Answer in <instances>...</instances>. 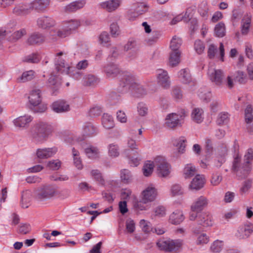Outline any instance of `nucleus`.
I'll list each match as a JSON object with an SVG mask.
<instances>
[{
	"label": "nucleus",
	"instance_id": "13d9d810",
	"mask_svg": "<svg viewBox=\"0 0 253 253\" xmlns=\"http://www.w3.org/2000/svg\"><path fill=\"white\" fill-rule=\"evenodd\" d=\"M41 59L40 55L38 53H33L25 57L24 61L28 63H37Z\"/></svg>",
	"mask_w": 253,
	"mask_h": 253
},
{
	"label": "nucleus",
	"instance_id": "ea45409f",
	"mask_svg": "<svg viewBox=\"0 0 253 253\" xmlns=\"http://www.w3.org/2000/svg\"><path fill=\"white\" fill-rule=\"evenodd\" d=\"M32 199L31 192L27 190L22 194L21 197V205L23 208H27L30 205V202Z\"/></svg>",
	"mask_w": 253,
	"mask_h": 253
},
{
	"label": "nucleus",
	"instance_id": "7ed1b4c3",
	"mask_svg": "<svg viewBox=\"0 0 253 253\" xmlns=\"http://www.w3.org/2000/svg\"><path fill=\"white\" fill-rule=\"evenodd\" d=\"M182 245L180 240H173L169 238H162L157 242L158 248L166 252H171L177 251Z\"/></svg>",
	"mask_w": 253,
	"mask_h": 253
},
{
	"label": "nucleus",
	"instance_id": "9d476101",
	"mask_svg": "<svg viewBox=\"0 0 253 253\" xmlns=\"http://www.w3.org/2000/svg\"><path fill=\"white\" fill-rule=\"evenodd\" d=\"M244 163H242L241 157L238 153H235L233 156L232 162V170L235 172L243 173L244 177L246 176L248 172H246L245 168H244Z\"/></svg>",
	"mask_w": 253,
	"mask_h": 253
},
{
	"label": "nucleus",
	"instance_id": "69168bd1",
	"mask_svg": "<svg viewBox=\"0 0 253 253\" xmlns=\"http://www.w3.org/2000/svg\"><path fill=\"white\" fill-rule=\"evenodd\" d=\"M252 185V179H248L245 180L243 184L242 187L240 188V193L242 194L246 193L251 188Z\"/></svg>",
	"mask_w": 253,
	"mask_h": 253
},
{
	"label": "nucleus",
	"instance_id": "9b49d317",
	"mask_svg": "<svg viewBox=\"0 0 253 253\" xmlns=\"http://www.w3.org/2000/svg\"><path fill=\"white\" fill-rule=\"evenodd\" d=\"M55 24V21L50 16H42L39 17L37 20L38 27L44 30L53 27Z\"/></svg>",
	"mask_w": 253,
	"mask_h": 253
},
{
	"label": "nucleus",
	"instance_id": "ddd939ff",
	"mask_svg": "<svg viewBox=\"0 0 253 253\" xmlns=\"http://www.w3.org/2000/svg\"><path fill=\"white\" fill-rule=\"evenodd\" d=\"M157 79L158 84L165 88H167L170 85L169 77L167 71L159 69L157 70Z\"/></svg>",
	"mask_w": 253,
	"mask_h": 253
},
{
	"label": "nucleus",
	"instance_id": "052dcab7",
	"mask_svg": "<svg viewBox=\"0 0 253 253\" xmlns=\"http://www.w3.org/2000/svg\"><path fill=\"white\" fill-rule=\"evenodd\" d=\"M99 41L103 45L108 46L110 45V36L107 32H102L99 37Z\"/></svg>",
	"mask_w": 253,
	"mask_h": 253
},
{
	"label": "nucleus",
	"instance_id": "aec40b11",
	"mask_svg": "<svg viewBox=\"0 0 253 253\" xmlns=\"http://www.w3.org/2000/svg\"><path fill=\"white\" fill-rule=\"evenodd\" d=\"M52 110L57 113H64L70 110L69 105L63 100L54 102L51 105Z\"/></svg>",
	"mask_w": 253,
	"mask_h": 253
},
{
	"label": "nucleus",
	"instance_id": "f704fd0d",
	"mask_svg": "<svg viewBox=\"0 0 253 253\" xmlns=\"http://www.w3.org/2000/svg\"><path fill=\"white\" fill-rule=\"evenodd\" d=\"M83 129L84 135L86 136H92L97 133V128L90 123L85 124Z\"/></svg>",
	"mask_w": 253,
	"mask_h": 253
},
{
	"label": "nucleus",
	"instance_id": "4c0bfd02",
	"mask_svg": "<svg viewBox=\"0 0 253 253\" xmlns=\"http://www.w3.org/2000/svg\"><path fill=\"white\" fill-rule=\"evenodd\" d=\"M102 124L103 126L106 129H110L114 127V123L112 117L104 113L102 118Z\"/></svg>",
	"mask_w": 253,
	"mask_h": 253
},
{
	"label": "nucleus",
	"instance_id": "0e129e2a",
	"mask_svg": "<svg viewBox=\"0 0 253 253\" xmlns=\"http://www.w3.org/2000/svg\"><path fill=\"white\" fill-rule=\"evenodd\" d=\"M110 32L111 35L114 37H117L120 34L119 27L117 22H113L110 25Z\"/></svg>",
	"mask_w": 253,
	"mask_h": 253
},
{
	"label": "nucleus",
	"instance_id": "58836bf2",
	"mask_svg": "<svg viewBox=\"0 0 253 253\" xmlns=\"http://www.w3.org/2000/svg\"><path fill=\"white\" fill-rule=\"evenodd\" d=\"M81 25V21L79 19H71L65 23V27L72 33L77 30Z\"/></svg>",
	"mask_w": 253,
	"mask_h": 253
},
{
	"label": "nucleus",
	"instance_id": "37998d69",
	"mask_svg": "<svg viewBox=\"0 0 253 253\" xmlns=\"http://www.w3.org/2000/svg\"><path fill=\"white\" fill-rule=\"evenodd\" d=\"M91 175L98 182V183L102 186L105 185V181L100 171L98 169H93L90 172Z\"/></svg>",
	"mask_w": 253,
	"mask_h": 253
},
{
	"label": "nucleus",
	"instance_id": "39448f33",
	"mask_svg": "<svg viewBox=\"0 0 253 253\" xmlns=\"http://www.w3.org/2000/svg\"><path fill=\"white\" fill-rule=\"evenodd\" d=\"M29 101L31 105L33 106H38L36 109L37 112L42 113L45 111L47 109L46 105L41 104L42 97L41 91L38 88H33L30 92L29 96Z\"/></svg>",
	"mask_w": 253,
	"mask_h": 253
},
{
	"label": "nucleus",
	"instance_id": "864d4df0",
	"mask_svg": "<svg viewBox=\"0 0 253 253\" xmlns=\"http://www.w3.org/2000/svg\"><path fill=\"white\" fill-rule=\"evenodd\" d=\"M34 77V72L30 70L23 73L21 76L18 78V81L20 82H26L32 80Z\"/></svg>",
	"mask_w": 253,
	"mask_h": 253
},
{
	"label": "nucleus",
	"instance_id": "bb28decb",
	"mask_svg": "<svg viewBox=\"0 0 253 253\" xmlns=\"http://www.w3.org/2000/svg\"><path fill=\"white\" fill-rule=\"evenodd\" d=\"M84 153L88 158L94 160L99 158L100 151L97 147L89 145L84 148Z\"/></svg>",
	"mask_w": 253,
	"mask_h": 253
},
{
	"label": "nucleus",
	"instance_id": "f03ea898",
	"mask_svg": "<svg viewBox=\"0 0 253 253\" xmlns=\"http://www.w3.org/2000/svg\"><path fill=\"white\" fill-rule=\"evenodd\" d=\"M52 132L51 126L43 122L35 123L31 128L30 136L36 143H42L45 141Z\"/></svg>",
	"mask_w": 253,
	"mask_h": 253
},
{
	"label": "nucleus",
	"instance_id": "412c9836",
	"mask_svg": "<svg viewBox=\"0 0 253 253\" xmlns=\"http://www.w3.org/2000/svg\"><path fill=\"white\" fill-rule=\"evenodd\" d=\"M57 151L56 147L38 149L36 154L39 159H47L53 156Z\"/></svg>",
	"mask_w": 253,
	"mask_h": 253
},
{
	"label": "nucleus",
	"instance_id": "f8f14e48",
	"mask_svg": "<svg viewBox=\"0 0 253 253\" xmlns=\"http://www.w3.org/2000/svg\"><path fill=\"white\" fill-rule=\"evenodd\" d=\"M31 3H20L13 9V13L18 16H26L32 10Z\"/></svg>",
	"mask_w": 253,
	"mask_h": 253
},
{
	"label": "nucleus",
	"instance_id": "79ce46f5",
	"mask_svg": "<svg viewBox=\"0 0 253 253\" xmlns=\"http://www.w3.org/2000/svg\"><path fill=\"white\" fill-rule=\"evenodd\" d=\"M196 173V168L192 164H187L183 170V173L185 178H189L193 176Z\"/></svg>",
	"mask_w": 253,
	"mask_h": 253
},
{
	"label": "nucleus",
	"instance_id": "6ab92c4d",
	"mask_svg": "<svg viewBox=\"0 0 253 253\" xmlns=\"http://www.w3.org/2000/svg\"><path fill=\"white\" fill-rule=\"evenodd\" d=\"M142 195V203L146 204L152 202L156 198L157 195L156 190L154 187H148L143 190Z\"/></svg>",
	"mask_w": 253,
	"mask_h": 253
},
{
	"label": "nucleus",
	"instance_id": "8fccbe9b",
	"mask_svg": "<svg viewBox=\"0 0 253 253\" xmlns=\"http://www.w3.org/2000/svg\"><path fill=\"white\" fill-rule=\"evenodd\" d=\"M225 26L223 22H219L216 25L214 28V34L219 38H222L225 35Z\"/></svg>",
	"mask_w": 253,
	"mask_h": 253
},
{
	"label": "nucleus",
	"instance_id": "680f3d73",
	"mask_svg": "<svg viewBox=\"0 0 253 253\" xmlns=\"http://www.w3.org/2000/svg\"><path fill=\"white\" fill-rule=\"evenodd\" d=\"M171 193L173 196L183 194V190L181 186L177 184H173L170 189Z\"/></svg>",
	"mask_w": 253,
	"mask_h": 253
},
{
	"label": "nucleus",
	"instance_id": "de8ad7c7",
	"mask_svg": "<svg viewBox=\"0 0 253 253\" xmlns=\"http://www.w3.org/2000/svg\"><path fill=\"white\" fill-rule=\"evenodd\" d=\"M108 155L113 158H116L119 156V147L116 143H111L108 146Z\"/></svg>",
	"mask_w": 253,
	"mask_h": 253
},
{
	"label": "nucleus",
	"instance_id": "e2e57ef3",
	"mask_svg": "<svg viewBox=\"0 0 253 253\" xmlns=\"http://www.w3.org/2000/svg\"><path fill=\"white\" fill-rule=\"evenodd\" d=\"M31 230V226L28 223H21L18 226V233L22 234H26Z\"/></svg>",
	"mask_w": 253,
	"mask_h": 253
},
{
	"label": "nucleus",
	"instance_id": "338daca9",
	"mask_svg": "<svg viewBox=\"0 0 253 253\" xmlns=\"http://www.w3.org/2000/svg\"><path fill=\"white\" fill-rule=\"evenodd\" d=\"M198 95L201 100L206 103L210 101L211 97V93L208 91H199Z\"/></svg>",
	"mask_w": 253,
	"mask_h": 253
},
{
	"label": "nucleus",
	"instance_id": "bf43d9fd",
	"mask_svg": "<svg viewBox=\"0 0 253 253\" xmlns=\"http://www.w3.org/2000/svg\"><path fill=\"white\" fill-rule=\"evenodd\" d=\"M228 121V114L227 113L222 112L219 114L216 122L218 125H221L227 123Z\"/></svg>",
	"mask_w": 253,
	"mask_h": 253
},
{
	"label": "nucleus",
	"instance_id": "f257e3e1",
	"mask_svg": "<svg viewBox=\"0 0 253 253\" xmlns=\"http://www.w3.org/2000/svg\"><path fill=\"white\" fill-rule=\"evenodd\" d=\"M121 85L124 87V91L129 90L136 97H142L147 93L146 89L140 84L137 78L130 74L124 75Z\"/></svg>",
	"mask_w": 253,
	"mask_h": 253
},
{
	"label": "nucleus",
	"instance_id": "5701e85b",
	"mask_svg": "<svg viewBox=\"0 0 253 253\" xmlns=\"http://www.w3.org/2000/svg\"><path fill=\"white\" fill-rule=\"evenodd\" d=\"M103 71L107 77L114 78L120 73V70L117 65L110 63L104 67Z\"/></svg>",
	"mask_w": 253,
	"mask_h": 253
},
{
	"label": "nucleus",
	"instance_id": "473e14b6",
	"mask_svg": "<svg viewBox=\"0 0 253 253\" xmlns=\"http://www.w3.org/2000/svg\"><path fill=\"white\" fill-rule=\"evenodd\" d=\"M99 82V79L92 74L85 75L83 79V84L85 86H93L97 85Z\"/></svg>",
	"mask_w": 253,
	"mask_h": 253
},
{
	"label": "nucleus",
	"instance_id": "a18cd8bd",
	"mask_svg": "<svg viewBox=\"0 0 253 253\" xmlns=\"http://www.w3.org/2000/svg\"><path fill=\"white\" fill-rule=\"evenodd\" d=\"M121 181L126 184L129 183L132 181V176L131 172L128 169H124L121 171Z\"/></svg>",
	"mask_w": 253,
	"mask_h": 253
},
{
	"label": "nucleus",
	"instance_id": "a19ab883",
	"mask_svg": "<svg viewBox=\"0 0 253 253\" xmlns=\"http://www.w3.org/2000/svg\"><path fill=\"white\" fill-rule=\"evenodd\" d=\"M149 111L148 105L143 102H140L137 105V112L138 115L141 117H145L147 115Z\"/></svg>",
	"mask_w": 253,
	"mask_h": 253
},
{
	"label": "nucleus",
	"instance_id": "2eb2a0df",
	"mask_svg": "<svg viewBox=\"0 0 253 253\" xmlns=\"http://www.w3.org/2000/svg\"><path fill=\"white\" fill-rule=\"evenodd\" d=\"M209 204L208 198L204 196H201L195 200L191 206V211L199 212L205 208Z\"/></svg>",
	"mask_w": 253,
	"mask_h": 253
},
{
	"label": "nucleus",
	"instance_id": "4d7b16f0",
	"mask_svg": "<svg viewBox=\"0 0 253 253\" xmlns=\"http://www.w3.org/2000/svg\"><path fill=\"white\" fill-rule=\"evenodd\" d=\"M136 49H139V46L137 42L133 40L128 41L124 46V50L125 51Z\"/></svg>",
	"mask_w": 253,
	"mask_h": 253
},
{
	"label": "nucleus",
	"instance_id": "1a4fd4ad",
	"mask_svg": "<svg viewBox=\"0 0 253 253\" xmlns=\"http://www.w3.org/2000/svg\"><path fill=\"white\" fill-rule=\"evenodd\" d=\"M208 74L210 80L215 85L221 87L225 83L224 73L222 70L210 69Z\"/></svg>",
	"mask_w": 253,
	"mask_h": 253
},
{
	"label": "nucleus",
	"instance_id": "dca6fc26",
	"mask_svg": "<svg viewBox=\"0 0 253 253\" xmlns=\"http://www.w3.org/2000/svg\"><path fill=\"white\" fill-rule=\"evenodd\" d=\"M197 222L198 224L205 227H211L213 225L212 216L209 212H201L198 215Z\"/></svg>",
	"mask_w": 253,
	"mask_h": 253
},
{
	"label": "nucleus",
	"instance_id": "4be33fe9",
	"mask_svg": "<svg viewBox=\"0 0 253 253\" xmlns=\"http://www.w3.org/2000/svg\"><path fill=\"white\" fill-rule=\"evenodd\" d=\"M86 4L85 0H78L66 5L64 10L67 12H74L83 8Z\"/></svg>",
	"mask_w": 253,
	"mask_h": 253
},
{
	"label": "nucleus",
	"instance_id": "b1692460",
	"mask_svg": "<svg viewBox=\"0 0 253 253\" xmlns=\"http://www.w3.org/2000/svg\"><path fill=\"white\" fill-rule=\"evenodd\" d=\"M33 118L30 115H24L19 117L13 121V124L16 127H25L32 122Z\"/></svg>",
	"mask_w": 253,
	"mask_h": 253
},
{
	"label": "nucleus",
	"instance_id": "3c124183",
	"mask_svg": "<svg viewBox=\"0 0 253 253\" xmlns=\"http://www.w3.org/2000/svg\"><path fill=\"white\" fill-rule=\"evenodd\" d=\"M208 6L206 1L202 2L199 5L198 12L200 15L204 19H207L208 17Z\"/></svg>",
	"mask_w": 253,
	"mask_h": 253
},
{
	"label": "nucleus",
	"instance_id": "f3484780",
	"mask_svg": "<svg viewBox=\"0 0 253 253\" xmlns=\"http://www.w3.org/2000/svg\"><path fill=\"white\" fill-rule=\"evenodd\" d=\"M253 231V225H243L238 228L235 236L240 239H245L249 237Z\"/></svg>",
	"mask_w": 253,
	"mask_h": 253
},
{
	"label": "nucleus",
	"instance_id": "c03bdc74",
	"mask_svg": "<svg viewBox=\"0 0 253 253\" xmlns=\"http://www.w3.org/2000/svg\"><path fill=\"white\" fill-rule=\"evenodd\" d=\"M182 43V40L180 38L176 37V36L173 37L170 43V48L171 52L179 51V48L180 47Z\"/></svg>",
	"mask_w": 253,
	"mask_h": 253
},
{
	"label": "nucleus",
	"instance_id": "6e6d98bb",
	"mask_svg": "<svg viewBox=\"0 0 253 253\" xmlns=\"http://www.w3.org/2000/svg\"><path fill=\"white\" fill-rule=\"evenodd\" d=\"M223 243L221 241L217 240L214 241L210 247V250L212 253H218L222 248Z\"/></svg>",
	"mask_w": 253,
	"mask_h": 253
},
{
	"label": "nucleus",
	"instance_id": "c9c22d12",
	"mask_svg": "<svg viewBox=\"0 0 253 253\" xmlns=\"http://www.w3.org/2000/svg\"><path fill=\"white\" fill-rule=\"evenodd\" d=\"M251 18L250 16L244 17L241 22V31L243 35H247L251 26Z\"/></svg>",
	"mask_w": 253,
	"mask_h": 253
},
{
	"label": "nucleus",
	"instance_id": "72a5a7b5",
	"mask_svg": "<svg viewBox=\"0 0 253 253\" xmlns=\"http://www.w3.org/2000/svg\"><path fill=\"white\" fill-rule=\"evenodd\" d=\"M192 120L198 124L202 123L204 120V111L199 108H194L191 113Z\"/></svg>",
	"mask_w": 253,
	"mask_h": 253
},
{
	"label": "nucleus",
	"instance_id": "20e7f679",
	"mask_svg": "<svg viewBox=\"0 0 253 253\" xmlns=\"http://www.w3.org/2000/svg\"><path fill=\"white\" fill-rule=\"evenodd\" d=\"M57 194V190L54 186L52 185H44L36 191L35 196L38 200L44 201L51 199Z\"/></svg>",
	"mask_w": 253,
	"mask_h": 253
},
{
	"label": "nucleus",
	"instance_id": "7c9ffc66",
	"mask_svg": "<svg viewBox=\"0 0 253 253\" xmlns=\"http://www.w3.org/2000/svg\"><path fill=\"white\" fill-rule=\"evenodd\" d=\"M72 155L75 167L80 170L83 169V165L80 152L75 147H73L72 149Z\"/></svg>",
	"mask_w": 253,
	"mask_h": 253
},
{
	"label": "nucleus",
	"instance_id": "423d86ee",
	"mask_svg": "<svg viewBox=\"0 0 253 253\" xmlns=\"http://www.w3.org/2000/svg\"><path fill=\"white\" fill-rule=\"evenodd\" d=\"M62 56H64L66 58L67 57V54L64 52H59L56 53V57L55 59L56 70L58 73L69 75L71 76V70L72 69V67H70L68 64L65 62L64 59Z\"/></svg>",
	"mask_w": 253,
	"mask_h": 253
},
{
	"label": "nucleus",
	"instance_id": "09e8293b",
	"mask_svg": "<svg viewBox=\"0 0 253 253\" xmlns=\"http://www.w3.org/2000/svg\"><path fill=\"white\" fill-rule=\"evenodd\" d=\"M186 139L184 137H181L175 140L174 144L177 147V150L179 153L183 154L185 151V142Z\"/></svg>",
	"mask_w": 253,
	"mask_h": 253
},
{
	"label": "nucleus",
	"instance_id": "49530a36",
	"mask_svg": "<svg viewBox=\"0 0 253 253\" xmlns=\"http://www.w3.org/2000/svg\"><path fill=\"white\" fill-rule=\"evenodd\" d=\"M135 7L136 12L139 15L148 11L149 7L148 4L145 2H137L135 4Z\"/></svg>",
	"mask_w": 253,
	"mask_h": 253
},
{
	"label": "nucleus",
	"instance_id": "c85d7f7f",
	"mask_svg": "<svg viewBox=\"0 0 253 253\" xmlns=\"http://www.w3.org/2000/svg\"><path fill=\"white\" fill-rule=\"evenodd\" d=\"M253 161V150L252 149H248L247 152L244 155V168L246 170V172H249L251 170L252 163Z\"/></svg>",
	"mask_w": 253,
	"mask_h": 253
},
{
	"label": "nucleus",
	"instance_id": "cd10ccee",
	"mask_svg": "<svg viewBox=\"0 0 253 253\" xmlns=\"http://www.w3.org/2000/svg\"><path fill=\"white\" fill-rule=\"evenodd\" d=\"M184 219V216L182 211L176 210L170 215L169 218V222L172 224H179Z\"/></svg>",
	"mask_w": 253,
	"mask_h": 253
},
{
	"label": "nucleus",
	"instance_id": "4468645a",
	"mask_svg": "<svg viewBox=\"0 0 253 253\" xmlns=\"http://www.w3.org/2000/svg\"><path fill=\"white\" fill-rule=\"evenodd\" d=\"M253 109L251 105H248L245 111V121L248 132L253 135Z\"/></svg>",
	"mask_w": 253,
	"mask_h": 253
},
{
	"label": "nucleus",
	"instance_id": "a211bd4d",
	"mask_svg": "<svg viewBox=\"0 0 253 253\" xmlns=\"http://www.w3.org/2000/svg\"><path fill=\"white\" fill-rule=\"evenodd\" d=\"M122 0H109L99 4L100 8L108 12H112L116 10L121 5Z\"/></svg>",
	"mask_w": 253,
	"mask_h": 253
},
{
	"label": "nucleus",
	"instance_id": "603ef678",
	"mask_svg": "<svg viewBox=\"0 0 253 253\" xmlns=\"http://www.w3.org/2000/svg\"><path fill=\"white\" fill-rule=\"evenodd\" d=\"M155 166L154 161H147L143 167V170L144 175L146 176H150L153 171L154 167Z\"/></svg>",
	"mask_w": 253,
	"mask_h": 253
},
{
	"label": "nucleus",
	"instance_id": "774afa93",
	"mask_svg": "<svg viewBox=\"0 0 253 253\" xmlns=\"http://www.w3.org/2000/svg\"><path fill=\"white\" fill-rule=\"evenodd\" d=\"M217 52V48L213 44H210L208 50V56L210 59H213Z\"/></svg>",
	"mask_w": 253,
	"mask_h": 253
},
{
	"label": "nucleus",
	"instance_id": "a878e982",
	"mask_svg": "<svg viewBox=\"0 0 253 253\" xmlns=\"http://www.w3.org/2000/svg\"><path fill=\"white\" fill-rule=\"evenodd\" d=\"M205 183V180L203 175L198 174L192 179L189 188L191 189L200 190L204 187Z\"/></svg>",
	"mask_w": 253,
	"mask_h": 253
},
{
	"label": "nucleus",
	"instance_id": "c756f323",
	"mask_svg": "<svg viewBox=\"0 0 253 253\" xmlns=\"http://www.w3.org/2000/svg\"><path fill=\"white\" fill-rule=\"evenodd\" d=\"M50 0H34L31 2L32 9L39 11H43L49 5Z\"/></svg>",
	"mask_w": 253,
	"mask_h": 253
},
{
	"label": "nucleus",
	"instance_id": "e433bc0d",
	"mask_svg": "<svg viewBox=\"0 0 253 253\" xmlns=\"http://www.w3.org/2000/svg\"><path fill=\"white\" fill-rule=\"evenodd\" d=\"M180 51L171 52L169 58V65L172 67L177 66L180 61Z\"/></svg>",
	"mask_w": 253,
	"mask_h": 253
},
{
	"label": "nucleus",
	"instance_id": "6e6552de",
	"mask_svg": "<svg viewBox=\"0 0 253 253\" xmlns=\"http://www.w3.org/2000/svg\"><path fill=\"white\" fill-rule=\"evenodd\" d=\"M181 114L172 113L168 114L165 118V126L169 128H174L181 126L180 120L185 116V113L182 111Z\"/></svg>",
	"mask_w": 253,
	"mask_h": 253
},
{
	"label": "nucleus",
	"instance_id": "393cba45",
	"mask_svg": "<svg viewBox=\"0 0 253 253\" xmlns=\"http://www.w3.org/2000/svg\"><path fill=\"white\" fill-rule=\"evenodd\" d=\"M45 41V37L39 32H35L31 34L27 40V42L30 45H39Z\"/></svg>",
	"mask_w": 253,
	"mask_h": 253
},
{
	"label": "nucleus",
	"instance_id": "0eeeda50",
	"mask_svg": "<svg viewBox=\"0 0 253 253\" xmlns=\"http://www.w3.org/2000/svg\"><path fill=\"white\" fill-rule=\"evenodd\" d=\"M154 163L159 176L166 177L169 175L171 167L164 158L158 156L155 159Z\"/></svg>",
	"mask_w": 253,
	"mask_h": 253
},
{
	"label": "nucleus",
	"instance_id": "2f4dec72",
	"mask_svg": "<svg viewBox=\"0 0 253 253\" xmlns=\"http://www.w3.org/2000/svg\"><path fill=\"white\" fill-rule=\"evenodd\" d=\"M178 78L181 82L185 84H189L192 81L191 75L188 69H183L179 71L178 72Z\"/></svg>",
	"mask_w": 253,
	"mask_h": 253
},
{
	"label": "nucleus",
	"instance_id": "5fc2aeb1",
	"mask_svg": "<svg viewBox=\"0 0 253 253\" xmlns=\"http://www.w3.org/2000/svg\"><path fill=\"white\" fill-rule=\"evenodd\" d=\"M161 36V34L160 32L154 31L152 32L151 35L146 39L147 42L149 44H153L158 41Z\"/></svg>",
	"mask_w": 253,
	"mask_h": 253
}]
</instances>
